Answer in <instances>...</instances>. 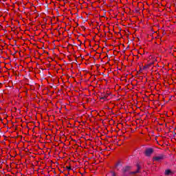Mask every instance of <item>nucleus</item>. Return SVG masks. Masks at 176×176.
<instances>
[{"mask_svg":"<svg viewBox=\"0 0 176 176\" xmlns=\"http://www.w3.org/2000/svg\"><path fill=\"white\" fill-rule=\"evenodd\" d=\"M164 159V155H160L155 157H153V162H160L161 160H163Z\"/></svg>","mask_w":176,"mask_h":176,"instance_id":"obj_1","label":"nucleus"},{"mask_svg":"<svg viewBox=\"0 0 176 176\" xmlns=\"http://www.w3.org/2000/svg\"><path fill=\"white\" fill-rule=\"evenodd\" d=\"M173 174V172L170 169H167L165 170V175H171Z\"/></svg>","mask_w":176,"mask_h":176,"instance_id":"obj_5","label":"nucleus"},{"mask_svg":"<svg viewBox=\"0 0 176 176\" xmlns=\"http://www.w3.org/2000/svg\"><path fill=\"white\" fill-rule=\"evenodd\" d=\"M131 168L130 166H125L124 168H123L122 172L127 173V171H130Z\"/></svg>","mask_w":176,"mask_h":176,"instance_id":"obj_4","label":"nucleus"},{"mask_svg":"<svg viewBox=\"0 0 176 176\" xmlns=\"http://www.w3.org/2000/svg\"><path fill=\"white\" fill-rule=\"evenodd\" d=\"M153 153V149L152 148H147L145 151L146 156H151Z\"/></svg>","mask_w":176,"mask_h":176,"instance_id":"obj_2","label":"nucleus"},{"mask_svg":"<svg viewBox=\"0 0 176 176\" xmlns=\"http://www.w3.org/2000/svg\"><path fill=\"white\" fill-rule=\"evenodd\" d=\"M119 166H122L120 162H118L116 164V168H117V170H119V168H118V167H119Z\"/></svg>","mask_w":176,"mask_h":176,"instance_id":"obj_7","label":"nucleus"},{"mask_svg":"<svg viewBox=\"0 0 176 176\" xmlns=\"http://www.w3.org/2000/svg\"><path fill=\"white\" fill-rule=\"evenodd\" d=\"M46 135L47 140H53L54 138V136H52V134L50 133H45Z\"/></svg>","mask_w":176,"mask_h":176,"instance_id":"obj_3","label":"nucleus"},{"mask_svg":"<svg viewBox=\"0 0 176 176\" xmlns=\"http://www.w3.org/2000/svg\"><path fill=\"white\" fill-rule=\"evenodd\" d=\"M112 176H116V173L114 171H111Z\"/></svg>","mask_w":176,"mask_h":176,"instance_id":"obj_8","label":"nucleus"},{"mask_svg":"<svg viewBox=\"0 0 176 176\" xmlns=\"http://www.w3.org/2000/svg\"><path fill=\"white\" fill-rule=\"evenodd\" d=\"M67 170H71V166H67Z\"/></svg>","mask_w":176,"mask_h":176,"instance_id":"obj_10","label":"nucleus"},{"mask_svg":"<svg viewBox=\"0 0 176 176\" xmlns=\"http://www.w3.org/2000/svg\"><path fill=\"white\" fill-rule=\"evenodd\" d=\"M141 169V167L140 165H138V170L136 171L131 172V174H137L138 173H140V170Z\"/></svg>","mask_w":176,"mask_h":176,"instance_id":"obj_6","label":"nucleus"},{"mask_svg":"<svg viewBox=\"0 0 176 176\" xmlns=\"http://www.w3.org/2000/svg\"><path fill=\"white\" fill-rule=\"evenodd\" d=\"M100 100H107V96L102 97Z\"/></svg>","mask_w":176,"mask_h":176,"instance_id":"obj_9","label":"nucleus"}]
</instances>
